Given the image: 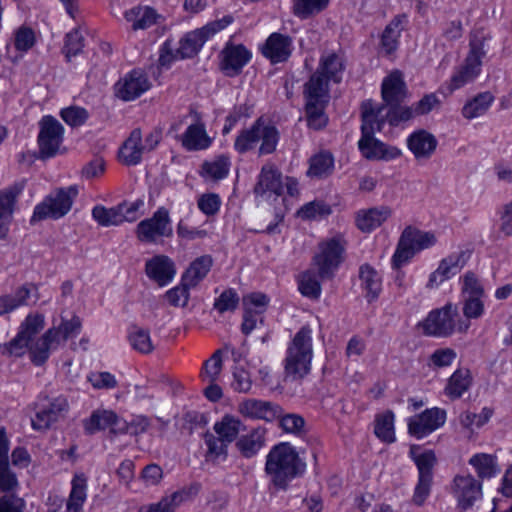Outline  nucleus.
<instances>
[{
	"instance_id": "f257e3e1",
	"label": "nucleus",
	"mask_w": 512,
	"mask_h": 512,
	"mask_svg": "<svg viewBox=\"0 0 512 512\" xmlns=\"http://www.w3.org/2000/svg\"><path fill=\"white\" fill-rule=\"evenodd\" d=\"M361 138L358 141V148L362 156L368 160H393L401 155V150L390 146L376 139L374 134L381 131L383 119L378 118L379 111L373 110L370 104L361 106Z\"/></svg>"
},
{
	"instance_id": "f03ea898",
	"label": "nucleus",
	"mask_w": 512,
	"mask_h": 512,
	"mask_svg": "<svg viewBox=\"0 0 512 512\" xmlns=\"http://www.w3.org/2000/svg\"><path fill=\"white\" fill-rule=\"evenodd\" d=\"M305 467L289 443H280L267 455L265 471L275 487L286 489L290 481L304 473Z\"/></svg>"
},
{
	"instance_id": "7ed1b4c3",
	"label": "nucleus",
	"mask_w": 512,
	"mask_h": 512,
	"mask_svg": "<svg viewBox=\"0 0 512 512\" xmlns=\"http://www.w3.org/2000/svg\"><path fill=\"white\" fill-rule=\"evenodd\" d=\"M313 358L312 330L308 325L300 328L287 346L284 359V380H303L311 371Z\"/></svg>"
},
{
	"instance_id": "20e7f679",
	"label": "nucleus",
	"mask_w": 512,
	"mask_h": 512,
	"mask_svg": "<svg viewBox=\"0 0 512 512\" xmlns=\"http://www.w3.org/2000/svg\"><path fill=\"white\" fill-rule=\"evenodd\" d=\"M436 237L432 232H424L415 227L407 226L398 241L395 253L392 257L393 269L399 270L408 263L413 256L424 249L433 246Z\"/></svg>"
},
{
	"instance_id": "39448f33",
	"label": "nucleus",
	"mask_w": 512,
	"mask_h": 512,
	"mask_svg": "<svg viewBox=\"0 0 512 512\" xmlns=\"http://www.w3.org/2000/svg\"><path fill=\"white\" fill-rule=\"evenodd\" d=\"M486 37L482 33L471 35L469 42V53L464 65L452 76L450 90H456L466 83L473 81L480 73L482 59L486 56Z\"/></svg>"
},
{
	"instance_id": "423d86ee",
	"label": "nucleus",
	"mask_w": 512,
	"mask_h": 512,
	"mask_svg": "<svg viewBox=\"0 0 512 512\" xmlns=\"http://www.w3.org/2000/svg\"><path fill=\"white\" fill-rule=\"evenodd\" d=\"M78 189L76 186L59 188L50 193L38 204L31 217V223L44 220L46 218L59 219L65 216L71 209Z\"/></svg>"
},
{
	"instance_id": "0eeeda50",
	"label": "nucleus",
	"mask_w": 512,
	"mask_h": 512,
	"mask_svg": "<svg viewBox=\"0 0 512 512\" xmlns=\"http://www.w3.org/2000/svg\"><path fill=\"white\" fill-rule=\"evenodd\" d=\"M233 22L231 15H225L222 19L207 23L205 26L186 33L179 41L177 55L180 59H189L196 56L205 42L216 33L225 29Z\"/></svg>"
},
{
	"instance_id": "6e6552de",
	"label": "nucleus",
	"mask_w": 512,
	"mask_h": 512,
	"mask_svg": "<svg viewBox=\"0 0 512 512\" xmlns=\"http://www.w3.org/2000/svg\"><path fill=\"white\" fill-rule=\"evenodd\" d=\"M345 242L340 238H331L319 244V252L313 262L320 279H331L343 261Z\"/></svg>"
},
{
	"instance_id": "1a4fd4ad",
	"label": "nucleus",
	"mask_w": 512,
	"mask_h": 512,
	"mask_svg": "<svg viewBox=\"0 0 512 512\" xmlns=\"http://www.w3.org/2000/svg\"><path fill=\"white\" fill-rule=\"evenodd\" d=\"M64 127L53 116L46 115L39 122L38 146L42 160L56 156L63 143Z\"/></svg>"
},
{
	"instance_id": "9d476101",
	"label": "nucleus",
	"mask_w": 512,
	"mask_h": 512,
	"mask_svg": "<svg viewBox=\"0 0 512 512\" xmlns=\"http://www.w3.org/2000/svg\"><path fill=\"white\" fill-rule=\"evenodd\" d=\"M410 454L418 469V482L414 490L412 501L415 505L422 506L430 495L433 481V468L437 459L434 451L432 450L416 454L414 452V447H411Z\"/></svg>"
},
{
	"instance_id": "9b49d317",
	"label": "nucleus",
	"mask_w": 512,
	"mask_h": 512,
	"mask_svg": "<svg viewBox=\"0 0 512 512\" xmlns=\"http://www.w3.org/2000/svg\"><path fill=\"white\" fill-rule=\"evenodd\" d=\"M136 235L139 241L146 243H154L158 237H171L173 228L168 209L159 207L152 217L140 221L136 226Z\"/></svg>"
},
{
	"instance_id": "f8f14e48",
	"label": "nucleus",
	"mask_w": 512,
	"mask_h": 512,
	"mask_svg": "<svg viewBox=\"0 0 512 512\" xmlns=\"http://www.w3.org/2000/svg\"><path fill=\"white\" fill-rule=\"evenodd\" d=\"M72 489L68 500L58 495H49L47 507L49 512H79L86 500V477L75 475L72 479Z\"/></svg>"
},
{
	"instance_id": "ddd939ff",
	"label": "nucleus",
	"mask_w": 512,
	"mask_h": 512,
	"mask_svg": "<svg viewBox=\"0 0 512 512\" xmlns=\"http://www.w3.org/2000/svg\"><path fill=\"white\" fill-rule=\"evenodd\" d=\"M458 316L457 307L446 304L441 309L433 310L424 321V333L429 336L447 337L455 329V317Z\"/></svg>"
},
{
	"instance_id": "4468645a",
	"label": "nucleus",
	"mask_w": 512,
	"mask_h": 512,
	"mask_svg": "<svg viewBox=\"0 0 512 512\" xmlns=\"http://www.w3.org/2000/svg\"><path fill=\"white\" fill-rule=\"evenodd\" d=\"M446 411L437 407L426 409L408 422L410 435L421 439L444 425Z\"/></svg>"
},
{
	"instance_id": "2eb2a0df",
	"label": "nucleus",
	"mask_w": 512,
	"mask_h": 512,
	"mask_svg": "<svg viewBox=\"0 0 512 512\" xmlns=\"http://www.w3.org/2000/svg\"><path fill=\"white\" fill-rule=\"evenodd\" d=\"M20 489L17 472L9 461V440L5 428H0V492L16 494Z\"/></svg>"
},
{
	"instance_id": "dca6fc26",
	"label": "nucleus",
	"mask_w": 512,
	"mask_h": 512,
	"mask_svg": "<svg viewBox=\"0 0 512 512\" xmlns=\"http://www.w3.org/2000/svg\"><path fill=\"white\" fill-rule=\"evenodd\" d=\"M47 403L37 405L35 417L32 418V427L35 430H46L57 422L68 410V401L64 396H58L53 399L45 398Z\"/></svg>"
},
{
	"instance_id": "f3484780",
	"label": "nucleus",
	"mask_w": 512,
	"mask_h": 512,
	"mask_svg": "<svg viewBox=\"0 0 512 512\" xmlns=\"http://www.w3.org/2000/svg\"><path fill=\"white\" fill-rule=\"evenodd\" d=\"M150 88V83L141 70H132L115 85L116 96L124 101H132Z\"/></svg>"
},
{
	"instance_id": "a211bd4d",
	"label": "nucleus",
	"mask_w": 512,
	"mask_h": 512,
	"mask_svg": "<svg viewBox=\"0 0 512 512\" xmlns=\"http://www.w3.org/2000/svg\"><path fill=\"white\" fill-rule=\"evenodd\" d=\"M453 493L462 510H467L482 495V485L472 475L456 476L453 481Z\"/></svg>"
},
{
	"instance_id": "6ab92c4d",
	"label": "nucleus",
	"mask_w": 512,
	"mask_h": 512,
	"mask_svg": "<svg viewBox=\"0 0 512 512\" xmlns=\"http://www.w3.org/2000/svg\"><path fill=\"white\" fill-rule=\"evenodd\" d=\"M251 57L252 53L245 46L227 44L221 52V70L226 76H236Z\"/></svg>"
},
{
	"instance_id": "aec40b11",
	"label": "nucleus",
	"mask_w": 512,
	"mask_h": 512,
	"mask_svg": "<svg viewBox=\"0 0 512 512\" xmlns=\"http://www.w3.org/2000/svg\"><path fill=\"white\" fill-rule=\"evenodd\" d=\"M261 52L272 64L286 62L292 52V40L281 33H272L261 48Z\"/></svg>"
},
{
	"instance_id": "412c9836",
	"label": "nucleus",
	"mask_w": 512,
	"mask_h": 512,
	"mask_svg": "<svg viewBox=\"0 0 512 512\" xmlns=\"http://www.w3.org/2000/svg\"><path fill=\"white\" fill-rule=\"evenodd\" d=\"M145 273L149 279L155 281L159 286L170 283L175 274V264L166 255H156L145 264Z\"/></svg>"
},
{
	"instance_id": "4be33fe9",
	"label": "nucleus",
	"mask_w": 512,
	"mask_h": 512,
	"mask_svg": "<svg viewBox=\"0 0 512 512\" xmlns=\"http://www.w3.org/2000/svg\"><path fill=\"white\" fill-rule=\"evenodd\" d=\"M24 181L0 191V239H4L9 230L14 204L24 189Z\"/></svg>"
},
{
	"instance_id": "5701e85b",
	"label": "nucleus",
	"mask_w": 512,
	"mask_h": 512,
	"mask_svg": "<svg viewBox=\"0 0 512 512\" xmlns=\"http://www.w3.org/2000/svg\"><path fill=\"white\" fill-rule=\"evenodd\" d=\"M362 104H370L373 110L381 112L378 118L383 119V125L388 122L391 126H398L403 122L411 120L414 116L413 106L402 105V102L392 103L388 105H376L373 101L368 100Z\"/></svg>"
},
{
	"instance_id": "b1692460",
	"label": "nucleus",
	"mask_w": 512,
	"mask_h": 512,
	"mask_svg": "<svg viewBox=\"0 0 512 512\" xmlns=\"http://www.w3.org/2000/svg\"><path fill=\"white\" fill-rule=\"evenodd\" d=\"M282 192V173L274 164H265L258 176V194H261V196L266 194H268V196L273 195L274 200H277Z\"/></svg>"
},
{
	"instance_id": "393cba45",
	"label": "nucleus",
	"mask_w": 512,
	"mask_h": 512,
	"mask_svg": "<svg viewBox=\"0 0 512 512\" xmlns=\"http://www.w3.org/2000/svg\"><path fill=\"white\" fill-rule=\"evenodd\" d=\"M437 145L436 137L424 129L413 132L407 138V146L417 160L429 159L434 154Z\"/></svg>"
},
{
	"instance_id": "a878e982",
	"label": "nucleus",
	"mask_w": 512,
	"mask_h": 512,
	"mask_svg": "<svg viewBox=\"0 0 512 512\" xmlns=\"http://www.w3.org/2000/svg\"><path fill=\"white\" fill-rule=\"evenodd\" d=\"M464 264L465 260L463 252L444 258L440 262L438 268L430 275L427 287L434 288L445 280L450 279L462 269Z\"/></svg>"
},
{
	"instance_id": "bb28decb",
	"label": "nucleus",
	"mask_w": 512,
	"mask_h": 512,
	"mask_svg": "<svg viewBox=\"0 0 512 512\" xmlns=\"http://www.w3.org/2000/svg\"><path fill=\"white\" fill-rule=\"evenodd\" d=\"M381 95L383 105L404 101L407 96V87L400 71H394L383 79Z\"/></svg>"
},
{
	"instance_id": "cd10ccee",
	"label": "nucleus",
	"mask_w": 512,
	"mask_h": 512,
	"mask_svg": "<svg viewBox=\"0 0 512 512\" xmlns=\"http://www.w3.org/2000/svg\"><path fill=\"white\" fill-rule=\"evenodd\" d=\"M144 152L141 129L135 128L122 144L119 150V160L126 166H136L141 162Z\"/></svg>"
},
{
	"instance_id": "c85d7f7f",
	"label": "nucleus",
	"mask_w": 512,
	"mask_h": 512,
	"mask_svg": "<svg viewBox=\"0 0 512 512\" xmlns=\"http://www.w3.org/2000/svg\"><path fill=\"white\" fill-rule=\"evenodd\" d=\"M54 344H59V332L55 328H50L29 347L31 361L37 366L43 365L49 358L50 349Z\"/></svg>"
},
{
	"instance_id": "c756f323",
	"label": "nucleus",
	"mask_w": 512,
	"mask_h": 512,
	"mask_svg": "<svg viewBox=\"0 0 512 512\" xmlns=\"http://www.w3.org/2000/svg\"><path fill=\"white\" fill-rule=\"evenodd\" d=\"M182 146L188 151H199L208 148L211 139L206 132L203 123H195L188 126L181 138Z\"/></svg>"
},
{
	"instance_id": "7c9ffc66",
	"label": "nucleus",
	"mask_w": 512,
	"mask_h": 512,
	"mask_svg": "<svg viewBox=\"0 0 512 512\" xmlns=\"http://www.w3.org/2000/svg\"><path fill=\"white\" fill-rule=\"evenodd\" d=\"M391 215V210L387 207L370 208L359 211L356 217V226L362 232H371L379 227Z\"/></svg>"
},
{
	"instance_id": "2f4dec72",
	"label": "nucleus",
	"mask_w": 512,
	"mask_h": 512,
	"mask_svg": "<svg viewBox=\"0 0 512 512\" xmlns=\"http://www.w3.org/2000/svg\"><path fill=\"white\" fill-rule=\"evenodd\" d=\"M32 290L37 291L34 284H24L19 287L14 294L0 296V316L10 313L20 306L28 305V300Z\"/></svg>"
},
{
	"instance_id": "473e14b6",
	"label": "nucleus",
	"mask_w": 512,
	"mask_h": 512,
	"mask_svg": "<svg viewBox=\"0 0 512 512\" xmlns=\"http://www.w3.org/2000/svg\"><path fill=\"white\" fill-rule=\"evenodd\" d=\"M329 81L316 70L304 85L305 100L329 102Z\"/></svg>"
},
{
	"instance_id": "72a5a7b5",
	"label": "nucleus",
	"mask_w": 512,
	"mask_h": 512,
	"mask_svg": "<svg viewBox=\"0 0 512 512\" xmlns=\"http://www.w3.org/2000/svg\"><path fill=\"white\" fill-rule=\"evenodd\" d=\"M361 287L366 291L365 297L369 303L375 301L382 290L381 277L369 264H363L359 269Z\"/></svg>"
},
{
	"instance_id": "f704fd0d",
	"label": "nucleus",
	"mask_w": 512,
	"mask_h": 512,
	"mask_svg": "<svg viewBox=\"0 0 512 512\" xmlns=\"http://www.w3.org/2000/svg\"><path fill=\"white\" fill-rule=\"evenodd\" d=\"M212 264L213 260L209 255L196 258L185 271L181 280L185 285H188V287L193 288L197 286L198 283L206 277Z\"/></svg>"
},
{
	"instance_id": "c9c22d12",
	"label": "nucleus",
	"mask_w": 512,
	"mask_h": 512,
	"mask_svg": "<svg viewBox=\"0 0 512 512\" xmlns=\"http://www.w3.org/2000/svg\"><path fill=\"white\" fill-rule=\"evenodd\" d=\"M471 384L472 377L469 369L459 368L448 379L445 393L452 400L458 399L470 388Z\"/></svg>"
},
{
	"instance_id": "e433bc0d",
	"label": "nucleus",
	"mask_w": 512,
	"mask_h": 512,
	"mask_svg": "<svg viewBox=\"0 0 512 512\" xmlns=\"http://www.w3.org/2000/svg\"><path fill=\"white\" fill-rule=\"evenodd\" d=\"M213 429L217 436L230 444L237 439L240 431L245 430V426L235 416L225 414L214 424Z\"/></svg>"
},
{
	"instance_id": "4c0bfd02",
	"label": "nucleus",
	"mask_w": 512,
	"mask_h": 512,
	"mask_svg": "<svg viewBox=\"0 0 512 512\" xmlns=\"http://www.w3.org/2000/svg\"><path fill=\"white\" fill-rule=\"evenodd\" d=\"M334 170V157L329 151H322L313 155L309 160L307 175L316 178H326Z\"/></svg>"
},
{
	"instance_id": "58836bf2",
	"label": "nucleus",
	"mask_w": 512,
	"mask_h": 512,
	"mask_svg": "<svg viewBox=\"0 0 512 512\" xmlns=\"http://www.w3.org/2000/svg\"><path fill=\"white\" fill-rule=\"evenodd\" d=\"M280 134L276 126L265 125L262 117L258 118V141L261 142L258 154H271L276 150Z\"/></svg>"
},
{
	"instance_id": "ea45409f",
	"label": "nucleus",
	"mask_w": 512,
	"mask_h": 512,
	"mask_svg": "<svg viewBox=\"0 0 512 512\" xmlns=\"http://www.w3.org/2000/svg\"><path fill=\"white\" fill-rule=\"evenodd\" d=\"M404 22H406V16L398 15L385 27L381 37V44L387 54L397 49L398 38L404 28Z\"/></svg>"
},
{
	"instance_id": "a19ab883",
	"label": "nucleus",
	"mask_w": 512,
	"mask_h": 512,
	"mask_svg": "<svg viewBox=\"0 0 512 512\" xmlns=\"http://www.w3.org/2000/svg\"><path fill=\"white\" fill-rule=\"evenodd\" d=\"M343 70V61L336 53L323 55L317 68V71L320 72V74L335 83H339L341 81Z\"/></svg>"
},
{
	"instance_id": "79ce46f5",
	"label": "nucleus",
	"mask_w": 512,
	"mask_h": 512,
	"mask_svg": "<svg viewBox=\"0 0 512 512\" xmlns=\"http://www.w3.org/2000/svg\"><path fill=\"white\" fill-rule=\"evenodd\" d=\"M328 102L306 100L305 114L307 124L314 130L323 129L328 123L325 108Z\"/></svg>"
},
{
	"instance_id": "37998d69",
	"label": "nucleus",
	"mask_w": 512,
	"mask_h": 512,
	"mask_svg": "<svg viewBox=\"0 0 512 512\" xmlns=\"http://www.w3.org/2000/svg\"><path fill=\"white\" fill-rule=\"evenodd\" d=\"M469 464L475 468L478 477L481 479L491 478L500 471L496 457L486 453L473 455L469 460Z\"/></svg>"
},
{
	"instance_id": "c03bdc74",
	"label": "nucleus",
	"mask_w": 512,
	"mask_h": 512,
	"mask_svg": "<svg viewBox=\"0 0 512 512\" xmlns=\"http://www.w3.org/2000/svg\"><path fill=\"white\" fill-rule=\"evenodd\" d=\"M493 100L494 97L490 92L478 94L463 106V117L466 119H473L482 116L487 112Z\"/></svg>"
},
{
	"instance_id": "a18cd8bd",
	"label": "nucleus",
	"mask_w": 512,
	"mask_h": 512,
	"mask_svg": "<svg viewBox=\"0 0 512 512\" xmlns=\"http://www.w3.org/2000/svg\"><path fill=\"white\" fill-rule=\"evenodd\" d=\"M201 169L202 176L213 180H221L229 173L230 159L228 156L219 155L211 161H205Z\"/></svg>"
},
{
	"instance_id": "49530a36",
	"label": "nucleus",
	"mask_w": 512,
	"mask_h": 512,
	"mask_svg": "<svg viewBox=\"0 0 512 512\" xmlns=\"http://www.w3.org/2000/svg\"><path fill=\"white\" fill-rule=\"evenodd\" d=\"M204 439L207 446V453L205 456L207 462L212 461L215 463L219 459L226 460L228 455V442L209 432L204 435Z\"/></svg>"
},
{
	"instance_id": "de8ad7c7",
	"label": "nucleus",
	"mask_w": 512,
	"mask_h": 512,
	"mask_svg": "<svg viewBox=\"0 0 512 512\" xmlns=\"http://www.w3.org/2000/svg\"><path fill=\"white\" fill-rule=\"evenodd\" d=\"M123 207L124 206H119V204L111 208L97 205L92 210V216L101 226H117L123 223L121 218V209Z\"/></svg>"
},
{
	"instance_id": "09e8293b",
	"label": "nucleus",
	"mask_w": 512,
	"mask_h": 512,
	"mask_svg": "<svg viewBox=\"0 0 512 512\" xmlns=\"http://www.w3.org/2000/svg\"><path fill=\"white\" fill-rule=\"evenodd\" d=\"M117 422V415L112 411L104 410L102 412H93L90 418L85 422V430L88 434H94L96 431L104 430Z\"/></svg>"
},
{
	"instance_id": "8fccbe9b",
	"label": "nucleus",
	"mask_w": 512,
	"mask_h": 512,
	"mask_svg": "<svg viewBox=\"0 0 512 512\" xmlns=\"http://www.w3.org/2000/svg\"><path fill=\"white\" fill-rule=\"evenodd\" d=\"M374 431L376 436L384 442L392 443L395 441L394 414L392 411H386L376 417Z\"/></svg>"
},
{
	"instance_id": "3c124183",
	"label": "nucleus",
	"mask_w": 512,
	"mask_h": 512,
	"mask_svg": "<svg viewBox=\"0 0 512 512\" xmlns=\"http://www.w3.org/2000/svg\"><path fill=\"white\" fill-rule=\"evenodd\" d=\"M243 322L241 331L245 335H249L256 327V293H250L243 297Z\"/></svg>"
},
{
	"instance_id": "603ef678",
	"label": "nucleus",
	"mask_w": 512,
	"mask_h": 512,
	"mask_svg": "<svg viewBox=\"0 0 512 512\" xmlns=\"http://www.w3.org/2000/svg\"><path fill=\"white\" fill-rule=\"evenodd\" d=\"M128 338L133 349L142 354H149L154 350L150 333L147 329L134 326L129 332Z\"/></svg>"
},
{
	"instance_id": "864d4df0",
	"label": "nucleus",
	"mask_w": 512,
	"mask_h": 512,
	"mask_svg": "<svg viewBox=\"0 0 512 512\" xmlns=\"http://www.w3.org/2000/svg\"><path fill=\"white\" fill-rule=\"evenodd\" d=\"M318 273L306 271L299 280V291L305 297L318 299L321 294V284L318 280Z\"/></svg>"
},
{
	"instance_id": "5fc2aeb1",
	"label": "nucleus",
	"mask_w": 512,
	"mask_h": 512,
	"mask_svg": "<svg viewBox=\"0 0 512 512\" xmlns=\"http://www.w3.org/2000/svg\"><path fill=\"white\" fill-rule=\"evenodd\" d=\"M328 3L329 0H294V14L302 19H306L324 10Z\"/></svg>"
},
{
	"instance_id": "6e6d98bb",
	"label": "nucleus",
	"mask_w": 512,
	"mask_h": 512,
	"mask_svg": "<svg viewBox=\"0 0 512 512\" xmlns=\"http://www.w3.org/2000/svg\"><path fill=\"white\" fill-rule=\"evenodd\" d=\"M84 41L85 39L78 28L66 34L63 53L68 61L71 57L77 56L82 52Z\"/></svg>"
},
{
	"instance_id": "4d7b16f0",
	"label": "nucleus",
	"mask_w": 512,
	"mask_h": 512,
	"mask_svg": "<svg viewBox=\"0 0 512 512\" xmlns=\"http://www.w3.org/2000/svg\"><path fill=\"white\" fill-rule=\"evenodd\" d=\"M222 353L223 348L216 350L210 359L206 360L202 369V376L209 382H215L222 369Z\"/></svg>"
},
{
	"instance_id": "13d9d810",
	"label": "nucleus",
	"mask_w": 512,
	"mask_h": 512,
	"mask_svg": "<svg viewBox=\"0 0 512 512\" xmlns=\"http://www.w3.org/2000/svg\"><path fill=\"white\" fill-rule=\"evenodd\" d=\"M63 121L71 127L82 126L88 119L89 113L85 108L70 106L63 108L60 112Z\"/></svg>"
},
{
	"instance_id": "bf43d9fd",
	"label": "nucleus",
	"mask_w": 512,
	"mask_h": 512,
	"mask_svg": "<svg viewBox=\"0 0 512 512\" xmlns=\"http://www.w3.org/2000/svg\"><path fill=\"white\" fill-rule=\"evenodd\" d=\"M331 213V208L323 201H312L298 211V215L302 219H316L318 217H324Z\"/></svg>"
},
{
	"instance_id": "052dcab7",
	"label": "nucleus",
	"mask_w": 512,
	"mask_h": 512,
	"mask_svg": "<svg viewBox=\"0 0 512 512\" xmlns=\"http://www.w3.org/2000/svg\"><path fill=\"white\" fill-rule=\"evenodd\" d=\"M239 304V296L233 289L224 290L214 302V308L221 314L234 311Z\"/></svg>"
},
{
	"instance_id": "680f3d73",
	"label": "nucleus",
	"mask_w": 512,
	"mask_h": 512,
	"mask_svg": "<svg viewBox=\"0 0 512 512\" xmlns=\"http://www.w3.org/2000/svg\"><path fill=\"white\" fill-rule=\"evenodd\" d=\"M256 145V122L248 129H244L235 140L234 147L239 153L252 150Z\"/></svg>"
},
{
	"instance_id": "e2e57ef3",
	"label": "nucleus",
	"mask_w": 512,
	"mask_h": 512,
	"mask_svg": "<svg viewBox=\"0 0 512 512\" xmlns=\"http://www.w3.org/2000/svg\"><path fill=\"white\" fill-rule=\"evenodd\" d=\"M23 333L24 332H18L11 341L4 344L2 347V354L17 357L22 356L25 353V349L30 347V341L23 335Z\"/></svg>"
},
{
	"instance_id": "0e129e2a",
	"label": "nucleus",
	"mask_w": 512,
	"mask_h": 512,
	"mask_svg": "<svg viewBox=\"0 0 512 512\" xmlns=\"http://www.w3.org/2000/svg\"><path fill=\"white\" fill-rule=\"evenodd\" d=\"M44 328V317L41 314H29L25 321L21 324L19 332H24L23 335L29 341Z\"/></svg>"
},
{
	"instance_id": "69168bd1",
	"label": "nucleus",
	"mask_w": 512,
	"mask_h": 512,
	"mask_svg": "<svg viewBox=\"0 0 512 512\" xmlns=\"http://www.w3.org/2000/svg\"><path fill=\"white\" fill-rule=\"evenodd\" d=\"M484 288L476 275L469 271L463 277V297H484Z\"/></svg>"
},
{
	"instance_id": "338daca9",
	"label": "nucleus",
	"mask_w": 512,
	"mask_h": 512,
	"mask_svg": "<svg viewBox=\"0 0 512 512\" xmlns=\"http://www.w3.org/2000/svg\"><path fill=\"white\" fill-rule=\"evenodd\" d=\"M457 354L452 348L436 349L429 357V365L434 368H444L452 364Z\"/></svg>"
},
{
	"instance_id": "774afa93",
	"label": "nucleus",
	"mask_w": 512,
	"mask_h": 512,
	"mask_svg": "<svg viewBox=\"0 0 512 512\" xmlns=\"http://www.w3.org/2000/svg\"><path fill=\"white\" fill-rule=\"evenodd\" d=\"M26 501L17 494L0 496V512H24Z\"/></svg>"
}]
</instances>
